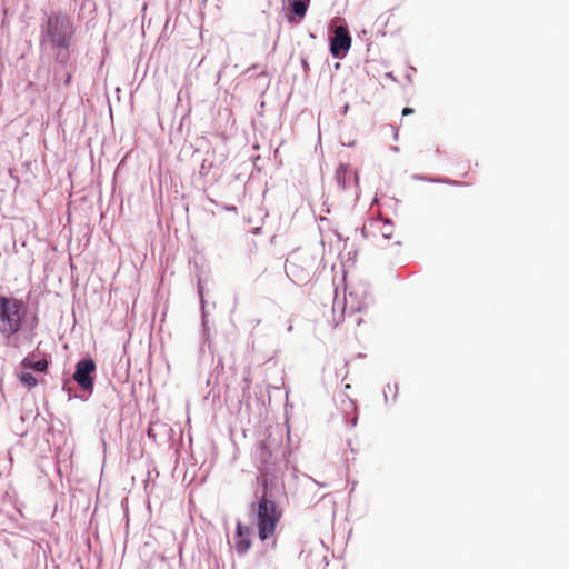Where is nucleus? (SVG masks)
Returning a JSON list of instances; mask_svg holds the SVG:
<instances>
[{
	"label": "nucleus",
	"mask_w": 569,
	"mask_h": 569,
	"mask_svg": "<svg viewBox=\"0 0 569 569\" xmlns=\"http://www.w3.org/2000/svg\"><path fill=\"white\" fill-rule=\"evenodd\" d=\"M74 34L73 22L62 12H52L48 16L41 29V43H50L54 48L68 49Z\"/></svg>",
	"instance_id": "nucleus-1"
},
{
	"label": "nucleus",
	"mask_w": 569,
	"mask_h": 569,
	"mask_svg": "<svg viewBox=\"0 0 569 569\" xmlns=\"http://www.w3.org/2000/svg\"><path fill=\"white\" fill-rule=\"evenodd\" d=\"M254 516V523L258 529L260 540L264 541L274 537L277 525L279 523L282 511L277 503L267 497V491L257 503H252L250 508Z\"/></svg>",
	"instance_id": "nucleus-2"
},
{
	"label": "nucleus",
	"mask_w": 569,
	"mask_h": 569,
	"mask_svg": "<svg viewBox=\"0 0 569 569\" xmlns=\"http://www.w3.org/2000/svg\"><path fill=\"white\" fill-rule=\"evenodd\" d=\"M27 316L24 302L14 297L0 296V335L10 339L18 333Z\"/></svg>",
	"instance_id": "nucleus-3"
},
{
	"label": "nucleus",
	"mask_w": 569,
	"mask_h": 569,
	"mask_svg": "<svg viewBox=\"0 0 569 569\" xmlns=\"http://www.w3.org/2000/svg\"><path fill=\"white\" fill-rule=\"evenodd\" d=\"M313 267L310 259L300 254H292L286 262V272L295 281L306 280Z\"/></svg>",
	"instance_id": "nucleus-4"
},
{
	"label": "nucleus",
	"mask_w": 569,
	"mask_h": 569,
	"mask_svg": "<svg viewBox=\"0 0 569 569\" xmlns=\"http://www.w3.org/2000/svg\"><path fill=\"white\" fill-rule=\"evenodd\" d=\"M94 371H96V363L91 358L80 360L76 365V371L73 373V379L83 390H91L93 388V377L91 375Z\"/></svg>",
	"instance_id": "nucleus-5"
},
{
	"label": "nucleus",
	"mask_w": 569,
	"mask_h": 569,
	"mask_svg": "<svg viewBox=\"0 0 569 569\" xmlns=\"http://www.w3.org/2000/svg\"><path fill=\"white\" fill-rule=\"evenodd\" d=\"M351 47V37L348 29L339 26L335 29L330 40V52L336 58H341Z\"/></svg>",
	"instance_id": "nucleus-6"
},
{
	"label": "nucleus",
	"mask_w": 569,
	"mask_h": 569,
	"mask_svg": "<svg viewBox=\"0 0 569 569\" xmlns=\"http://www.w3.org/2000/svg\"><path fill=\"white\" fill-rule=\"evenodd\" d=\"M395 231L393 224L389 220L373 219L362 228L363 234H380L383 239H391Z\"/></svg>",
	"instance_id": "nucleus-7"
},
{
	"label": "nucleus",
	"mask_w": 569,
	"mask_h": 569,
	"mask_svg": "<svg viewBox=\"0 0 569 569\" xmlns=\"http://www.w3.org/2000/svg\"><path fill=\"white\" fill-rule=\"evenodd\" d=\"M251 528L237 523L234 548L239 555H244L251 548Z\"/></svg>",
	"instance_id": "nucleus-8"
},
{
	"label": "nucleus",
	"mask_w": 569,
	"mask_h": 569,
	"mask_svg": "<svg viewBox=\"0 0 569 569\" xmlns=\"http://www.w3.org/2000/svg\"><path fill=\"white\" fill-rule=\"evenodd\" d=\"M353 176L355 182L358 186L359 178L357 172H352L348 166L339 164L335 172V180L340 189H346L349 184L350 178Z\"/></svg>",
	"instance_id": "nucleus-9"
},
{
	"label": "nucleus",
	"mask_w": 569,
	"mask_h": 569,
	"mask_svg": "<svg viewBox=\"0 0 569 569\" xmlns=\"http://www.w3.org/2000/svg\"><path fill=\"white\" fill-rule=\"evenodd\" d=\"M256 455L263 465H267L270 462V459L272 457V451L270 449V446L267 443V441H260L257 445Z\"/></svg>",
	"instance_id": "nucleus-10"
},
{
	"label": "nucleus",
	"mask_w": 569,
	"mask_h": 569,
	"mask_svg": "<svg viewBox=\"0 0 569 569\" xmlns=\"http://www.w3.org/2000/svg\"><path fill=\"white\" fill-rule=\"evenodd\" d=\"M309 0H292L291 1V10L292 12L301 20L305 18L307 9H308Z\"/></svg>",
	"instance_id": "nucleus-11"
},
{
	"label": "nucleus",
	"mask_w": 569,
	"mask_h": 569,
	"mask_svg": "<svg viewBox=\"0 0 569 569\" xmlns=\"http://www.w3.org/2000/svg\"><path fill=\"white\" fill-rule=\"evenodd\" d=\"M21 365L24 368H30L39 372H44L48 368V361L44 359L32 362L29 358H24Z\"/></svg>",
	"instance_id": "nucleus-12"
},
{
	"label": "nucleus",
	"mask_w": 569,
	"mask_h": 569,
	"mask_svg": "<svg viewBox=\"0 0 569 569\" xmlns=\"http://www.w3.org/2000/svg\"><path fill=\"white\" fill-rule=\"evenodd\" d=\"M19 379L21 383L26 386L28 389H32L38 385L37 378L30 372H22L19 376Z\"/></svg>",
	"instance_id": "nucleus-13"
},
{
	"label": "nucleus",
	"mask_w": 569,
	"mask_h": 569,
	"mask_svg": "<svg viewBox=\"0 0 569 569\" xmlns=\"http://www.w3.org/2000/svg\"><path fill=\"white\" fill-rule=\"evenodd\" d=\"M413 112H415V110L412 108L406 107L402 110V116H409V114H412Z\"/></svg>",
	"instance_id": "nucleus-14"
},
{
	"label": "nucleus",
	"mask_w": 569,
	"mask_h": 569,
	"mask_svg": "<svg viewBox=\"0 0 569 569\" xmlns=\"http://www.w3.org/2000/svg\"><path fill=\"white\" fill-rule=\"evenodd\" d=\"M448 183L453 184V186H460V184H461L460 182H458V181H452V180L448 181Z\"/></svg>",
	"instance_id": "nucleus-15"
},
{
	"label": "nucleus",
	"mask_w": 569,
	"mask_h": 569,
	"mask_svg": "<svg viewBox=\"0 0 569 569\" xmlns=\"http://www.w3.org/2000/svg\"><path fill=\"white\" fill-rule=\"evenodd\" d=\"M250 383H251L250 379L246 378V388L247 389L250 387Z\"/></svg>",
	"instance_id": "nucleus-16"
},
{
	"label": "nucleus",
	"mask_w": 569,
	"mask_h": 569,
	"mask_svg": "<svg viewBox=\"0 0 569 569\" xmlns=\"http://www.w3.org/2000/svg\"><path fill=\"white\" fill-rule=\"evenodd\" d=\"M350 388H351V386L348 383L345 386V389H347V390H350Z\"/></svg>",
	"instance_id": "nucleus-17"
}]
</instances>
